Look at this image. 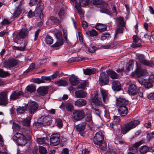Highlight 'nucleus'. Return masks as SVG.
<instances>
[{"mask_svg": "<svg viewBox=\"0 0 154 154\" xmlns=\"http://www.w3.org/2000/svg\"><path fill=\"white\" fill-rule=\"evenodd\" d=\"M23 134L19 133H16L14 136V139L16 140L17 142L18 145L20 146L25 145L26 143V136L28 138L29 137V131H23Z\"/></svg>", "mask_w": 154, "mask_h": 154, "instance_id": "f257e3e1", "label": "nucleus"}, {"mask_svg": "<svg viewBox=\"0 0 154 154\" xmlns=\"http://www.w3.org/2000/svg\"><path fill=\"white\" fill-rule=\"evenodd\" d=\"M140 124V122L137 120H133L129 123L125 125L121 128V132L125 134L131 129L135 128Z\"/></svg>", "mask_w": 154, "mask_h": 154, "instance_id": "f03ea898", "label": "nucleus"}, {"mask_svg": "<svg viewBox=\"0 0 154 154\" xmlns=\"http://www.w3.org/2000/svg\"><path fill=\"white\" fill-rule=\"evenodd\" d=\"M27 92L25 91V94L21 91L18 90L14 91L12 92L11 94V95L10 99L11 100H14L19 98L20 97L23 95L26 98H28L29 97L28 91H29V85H28L26 88Z\"/></svg>", "mask_w": 154, "mask_h": 154, "instance_id": "7ed1b4c3", "label": "nucleus"}, {"mask_svg": "<svg viewBox=\"0 0 154 154\" xmlns=\"http://www.w3.org/2000/svg\"><path fill=\"white\" fill-rule=\"evenodd\" d=\"M137 68L134 72H133L131 75L132 77H139L145 75L146 74V71L145 69L141 68V65L140 63H136Z\"/></svg>", "mask_w": 154, "mask_h": 154, "instance_id": "20e7f679", "label": "nucleus"}, {"mask_svg": "<svg viewBox=\"0 0 154 154\" xmlns=\"http://www.w3.org/2000/svg\"><path fill=\"white\" fill-rule=\"evenodd\" d=\"M51 120V117L49 116H42L38 119L36 125L40 127L49 125L50 124Z\"/></svg>", "mask_w": 154, "mask_h": 154, "instance_id": "39448f33", "label": "nucleus"}, {"mask_svg": "<svg viewBox=\"0 0 154 154\" xmlns=\"http://www.w3.org/2000/svg\"><path fill=\"white\" fill-rule=\"evenodd\" d=\"M85 113L82 110H74L72 115V117L73 119L76 121L81 120L84 117Z\"/></svg>", "mask_w": 154, "mask_h": 154, "instance_id": "423d86ee", "label": "nucleus"}, {"mask_svg": "<svg viewBox=\"0 0 154 154\" xmlns=\"http://www.w3.org/2000/svg\"><path fill=\"white\" fill-rule=\"evenodd\" d=\"M99 84L101 86L107 85L109 82V76L105 72H102L100 74L98 80Z\"/></svg>", "mask_w": 154, "mask_h": 154, "instance_id": "0eeeda50", "label": "nucleus"}, {"mask_svg": "<svg viewBox=\"0 0 154 154\" xmlns=\"http://www.w3.org/2000/svg\"><path fill=\"white\" fill-rule=\"evenodd\" d=\"M60 135L58 134L54 133L50 137V145L51 146H54L58 145L60 142Z\"/></svg>", "mask_w": 154, "mask_h": 154, "instance_id": "6e6552de", "label": "nucleus"}, {"mask_svg": "<svg viewBox=\"0 0 154 154\" xmlns=\"http://www.w3.org/2000/svg\"><path fill=\"white\" fill-rule=\"evenodd\" d=\"M8 91L5 90L0 92V105H4L5 106L8 103Z\"/></svg>", "mask_w": 154, "mask_h": 154, "instance_id": "1a4fd4ad", "label": "nucleus"}, {"mask_svg": "<svg viewBox=\"0 0 154 154\" xmlns=\"http://www.w3.org/2000/svg\"><path fill=\"white\" fill-rule=\"evenodd\" d=\"M28 30L26 29H23L17 34L14 35V38L15 39L19 40L24 39L28 36Z\"/></svg>", "mask_w": 154, "mask_h": 154, "instance_id": "9d476101", "label": "nucleus"}, {"mask_svg": "<svg viewBox=\"0 0 154 154\" xmlns=\"http://www.w3.org/2000/svg\"><path fill=\"white\" fill-rule=\"evenodd\" d=\"M104 140V136L101 132L97 133L93 138V141L95 144H100Z\"/></svg>", "mask_w": 154, "mask_h": 154, "instance_id": "9b49d317", "label": "nucleus"}, {"mask_svg": "<svg viewBox=\"0 0 154 154\" xmlns=\"http://www.w3.org/2000/svg\"><path fill=\"white\" fill-rule=\"evenodd\" d=\"M86 126L85 122H82L75 126V128L78 132H79L81 135L83 136L85 134L84 130Z\"/></svg>", "mask_w": 154, "mask_h": 154, "instance_id": "f8f14e48", "label": "nucleus"}, {"mask_svg": "<svg viewBox=\"0 0 154 154\" xmlns=\"http://www.w3.org/2000/svg\"><path fill=\"white\" fill-rule=\"evenodd\" d=\"M18 62L14 59L9 60L4 63V67L10 68L15 66L18 64Z\"/></svg>", "mask_w": 154, "mask_h": 154, "instance_id": "ddd939ff", "label": "nucleus"}, {"mask_svg": "<svg viewBox=\"0 0 154 154\" xmlns=\"http://www.w3.org/2000/svg\"><path fill=\"white\" fill-rule=\"evenodd\" d=\"M116 101V104L118 107L127 106L128 103V101L123 98H119Z\"/></svg>", "mask_w": 154, "mask_h": 154, "instance_id": "4468645a", "label": "nucleus"}, {"mask_svg": "<svg viewBox=\"0 0 154 154\" xmlns=\"http://www.w3.org/2000/svg\"><path fill=\"white\" fill-rule=\"evenodd\" d=\"M38 106L35 101L31 102L29 103V113L33 114L37 110Z\"/></svg>", "mask_w": 154, "mask_h": 154, "instance_id": "2eb2a0df", "label": "nucleus"}, {"mask_svg": "<svg viewBox=\"0 0 154 154\" xmlns=\"http://www.w3.org/2000/svg\"><path fill=\"white\" fill-rule=\"evenodd\" d=\"M101 95L103 98V101L104 103H107L109 101V97L108 93L107 91L101 89L100 90Z\"/></svg>", "mask_w": 154, "mask_h": 154, "instance_id": "dca6fc26", "label": "nucleus"}, {"mask_svg": "<svg viewBox=\"0 0 154 154\" xmlns=\"http://www.w3.org/2000/svg\"><path fill=\"white\" fill-rule=\"evenodd\" d=\"M137 86L134 84L130 85L128 88V93L131 95H135L138 92Z\"/></svg>", "mask_w": 154, "mask_h": 154, "instance_id": "f3484780", "label": "nucleus"}, {"mask_svg": "<svg viewBox=\"0 0 154 154\" xmlns=\"http://www.w3.org/2000/svg\"><path fill=\"white\" fill-rule=\"evenodd\" d=\"M38 7L35 9V12L39 15L40 18L42 20L44 17L42 11L44 8V5L42 4L39 5L38 3Z\"/></svg>", "mask_w": 154, "mask_h": 154, "instance_id": "a211bd4d", "label": "nucleus"}, {"mask_svg": "<svg viewBox=\"0 0 154 154\" xmlns=\"http://www.w3.org/2000/svg\"><path fill=\"white\" fill-rule=\"evenodd\" d=\"M112 88V89L115 91H120L121 89V87L120 82L117 80L113 81Z\"/></svg>", "mask_w": 154, "mask_h": 154, "instance_id": "6ab92c4d", "label": "nucleus"}, {"mask_svg": "<svg viewBox=\"0 0 154 154\" xmlns=\"http://www.w3.org/2000/svg\"><path fill=\"white\" fill-rule=\"evenodd\" d=\"M36 141L39 144L46 145L49 142V139L47 137L40 138L37 137Z\"/></svg>", "mask_w": 154, "mask_h": 154, "instance_id": "aec40b11", "label": "nucleus"}, {"mask_svg": "<svg viewBox=\"0 0 154 154\" xmlns=\"http://www.w3.org/2000/svg\"><path fill=\"white\" fill-rule=\"evenodd\" d=\"M118 110L121 116H126L128 112L127 106L119 107Z\"/></svg>", "mask_w": 154, "mask_h": 154, "instance_id": "412c9836", "label": "nucleus"}, {"mask_svg": "<svg viewBox=\"0 0 154 154\" xmlns=\"http://www.w3.org/2000/svg\"><path fill=\"white\" fill-rule=\"evenodd\" d=\"M92 102L97 106H101L103 103L101 101V98L98 97V95L96 94L91 100Z\"/></svg>", "mask_w": 154, "mask_h": 154, "instance_id": "4be33fe9", "label": "nucleus"}, {"mask_svg": "<svg viewBox=\"0 0 154 154\" xmlns=\"http://www.w3.org/2000/svg\"><path fill=\"white\" fill-rule=\"evenodd\" d=\"M28 103L25 104L24 106L18 107L17 109V113L18 114L24 113L26 111L28 110Z\"/></svg>", "mask_w": 154, "mask_h": 154, "instance_id": "5701e85b", "label": "nucleus"}, {"mask_svg": "<svg viewBox=\"0 0 154 154\" xmlns=\"http://www.w3.org/2000/svg\"><path fill=\"white\" fill-rule=\"evenodd\" d=\"M87 103V101L85 100L80 98L78 99L75 101V105L78 107H81L85 106Z\"/></svg>", "mask_w": 154, "mask_h": 154, "instance_id": "b1692460", "label": "nucleus"}, {"mask_svg": "<svg viewBox=\"0 0 154 154\" xmlns=\"http://www.w3.org/2000/svg\"><path fill=\"white\" fill-rule=\"evenodd\" d=\"M63 44V40L62 39H59L55 44L51 45V47L54 48V50H58Z\"/></svg>", "mask_w": 154, "mask_h": 154, "instance_id": "393cba45", "label": "nucleus"}, {"mask_svg": "<svg viewBox=\"0 0 154 154\" xmlns=\"http://www.w3.org/2000/svg\"><path fill=\"white\" fill-rule=\"evenodd\" d=\"M106 72L107 73L108 76H110L112 79H117L119 78L118 75L111 69L107 70Z\"/></svg>", "mask_w": 154, "mask_h": 154, "instance_id": "a878e982", "label": "nucleus"}, {"mask_svg": "<svg viewBox=\"0 0 154 154\" xmlns=\"http://www.w3.org/2000/svg\"><path fill=\"white\" fill-rule=\"evenodd\" d=\"M75 94L77 98H85L87 95V93L82 90H79L76 91Z\"/></svg>", "mask_w": 154, "mask_h": 154, "instance_id": "bb28decb", "label": "nucleus"}, {"mask_svg": "<svg viewBox=\"0 0 154 154\" xmlns=\"http://www.w3.org/2000/svg\"><path fill=\"white\" fill-rule=\"evenodd\" d=\"M37 91L39 94L43 96L46 94L48 92V88L45 87L39 88Z\"/></svg>", "mask_w": 154, "mask_h": 154, "instance_id": "cd10ccee", "label": "nucleus"}, {"mask_svg": "<svg viewBox=\"0 0 154 154\" xmlns=\"http://www.w3.org/2000/svg\"><path fill=\"white\" fill-rule=\"evenodd\" d=\"M96 29L100 32H102L106 30L107 27L105 25L102 23H97L95 26Z\"/></svg>", "mask_w": 154, "mask_h": 154, "instance_id": "c85d7f7f", "label": "nucleus"}, {"mask_svg": "<svg viewBox=\"0 0 154 154\" xmlns=\"http://www.w3.org/2000/svg\"><path fill=\"white\" fill-rule=\"evenodd\" d=\"M133 43L131 45V47L135 48L140 47L141 44L140 43H137L139 40V38L136 35H134L133 37Z\"/></svg>", "mask_w": 154, "mask_h": 154, "instance_id": "c756f323", "label": "nucleus"}, {"mask_svg": "<svg viewBox=\"0 0 154 154\" xmlns=\"http://www.w3.org/2000/svg\"><path fill=\"white\" fill-rule=\"evenodd\" d=\"M100 6V11L102 13H107L109 12L107 8L108 4L105 2L102 3Z\"/></svg>", "mask_w": 154, "mask_h": 154, "instance_id": "7c9ffc66", "label": "nucleus"}, {"mask_svg": "<svg viewBox=\"0 0 154 154\" xmlns=\"http://www.w3.org/2000/svg\"><path fill=\"white\" fill-rule=\"evenodd\" d=\"M69 80L71 84L73 86L78 85L79 82L77 77L74 75L70 77L69 78Z\"/></svg>", "mask_w": 154, "mask_h": 154, "instance_id": "2f4dec72", "label": "nucleus"}, {"mask_svg": "<svg viewBox=\"0 0 154 154\" xmlns=\"http://www.w3.org/2000/svg\"><path fill=\"white\" fill-rule=\"evenodd\" d=\"M62 105L66 108L67 111L70 112H71L74 109V106L71 103L68 102L62 103Z\"/></svg>", "mask_w": 154, "mask_h": 154, "instance_id": "473e14b6", "label": "nucleus"}, {"mask_svg": "<svg viewBox=\"0 0 154 154\" xmlns=\"http://www.w3.org/2000/svg\"><path fill=\"white\" fill-rule=\"evenodd\" d=\"M134 65V61L133 60H130L127 64V66L125 70V72H128L129 71L132 70L133 68Z\"/></svg>", "mask_w": 154, "mask_h": 154, "instance_id": "72a5a7b5", "label": "nucleus"}, {"mask_svg": "<svg viewBox=\"0 0 154 154\" xmlns=\"http://www.w3.org/2000/svg\"><path fill=\"white\" fill-rule=\"evenodd\" d=\"M116 26H125V23L124 22V17H120L116 19Z\"/></svg>", "mask_w": 154, "mask_h": 154, "instance_id": "f704fd0d", "label": "nucleus"}, {"mask_svg": "<svg viewBox=\"0 0 154 154\" xmlns=\"http://www.w3.org/2000/svg\"><path fill=\"white\" fill-rule=\"evenodd\" d=\"M85 121L86 122H89L90 123L93 122L91 112L90 110H88L85 114Z\"/></svg>", "mask_w": 154, "mask_h": 154, "instance_id": "c9c22d12", "label": "nucleus"}, {"mask_svg": "<svg viewBox=\"0 0 154 154\" xmlns=\"http://www.w3.org/2000/svg\"><path fill=\"white\" fill-rule=\"evenodd\" d=\"M136 56L137 60L140 63L143 65L146 60L145 58V56L140 54H137L136 55Z\"/></svg>", "mask_w": 154, "mask_h": 154, "instance_id": "e433bc0d", "label": "nucleus"}, {"mask_svg": "<svg viewBox=\"0 0 154 154\" xmlns=\"http://www.w3.org/2000/svg\"><path fill=\"white\" fill-rule=\"evenodd\" d=\"M55 84L59 86H65L67 84V82L65 80L61 79L58 81L55 82Z\"/></svg>", "mask_w": 154, "mask_h": 154, "instance_id": "4c0bfd02", "label": "nucleus"}, {"mask_svg": "<svg viewBox=\"0 0 154 154\" xmlns=\"http://www.w3.org/2000/svg\"><path fill=\"white\" fill-rule=\"evenodd\" d=\"M45 41L47 44L50 45L53 43V38L49 35H47L45 38Z\"/></svg>", "mask_w": 154, "mask_h": 154, "instance_id": "58836bf2", "label": "nucleus"}, {"mask_svg": "<svg viewBox=\"0 0 154 154\" xmlns=\"http://www.w3.org/2000/svg\"><path fill=\"white\" fill-rule=\"evenodd\" d=\"M21 13V9L20 6H18L14 13L13 16L14 17H17Z\"/></svg>", "mask_w": 154, "mask_h": 154, "instance_id": "ea45409f", "label": "nucleus"}, {"mask_svg": "<svg viewBox=\"0 0 154 154\" xmlns=\"http://www.w3.org/2000/svg\"><path fill=\"white\" fill-rule=\"evenodd\" d=\"M96 72V70L94 69H87L84 70V73L85 75H90L92 74H94Z\"/></svg>", "mask_w": 154, "mask_h": 154, "instance_id": "a19ab883", "label": "nucleus"}, {"mask_svg": "<svg viewBox=\"0 0 154 154\" xmlns=\"http://www.w3.org/2000/svg\"><path fill=\"white\" fill-rule=\"evenodd\" d=\"M117 28L115 30V35H116L119 33H122L124 28L125 26H116Z\"/></svg>", "mask_w": 154, "mask_h": 154, "instance_id": "79ce46f5", "label": "nucleus"}, {"mask_svg": "<svg viewBox=\"0 0 154 154\" xmlns=\"http://www.w3.org/2000/svg\"><path fill=\"white\" fill-rule=\"evenodd\" d=\"M58 16L60 19L62 20L65 17V10L63 8L61 9L58 13Z\"/></svg>", "mask_w": 154, "mask_h": 154, "instance_id": "37998d69", "label": "nucleus"}, {"mask_svg": "<svg viewBox=\"0 0 154 154\" xmlns=\"http://www.w3.org/2000/svg\"><path fill=\"white\" fill-rule=\"evenodd\" d=\"M149 150L148 147L146 146H141L140 148V152L142 154H146Z\"/></svg>", "mask_w": 154, "mask_h": 154, "instance_id": "c03bdc74", "label": "nucleus"}, {"mask_svg": "<svg viewBox=\"0 0 154 154\" xmlns=\"http://www.w3.org/2000/svg\"><path fill=\"white\" fill-rule=\"evenodd\" d=\"M38 150L40 154H47V151L46 149L42 146H40L38 148Z\"/></svg>", "mask_w": 154, "mask_h": 154, "instance_id": "a18cd8bd", "label": "nucleus"}, {"mask_svg": "<svg viewBox=\"0 0 154 154\" xmlns=\"http://www.w3.org/2000/svg\"><path fill=\"white\" fill-rule=\"evenodd\" d=\"M86 33L87 35H89L92 37L96 36L97 35V32L94 29L86 32Z\"/></svg>", "mask_w": 154, "mask_h": 154, "instance_id": "49530a36", "label": "nucleus"}, {"mask_svg": "<svg viewBox=\"0 0 154 154\" xmlns=\"http://www.w3.org/2000/svg\"><path fill=\"white\" fill-rule=\"evenodd\" d=\"M31 81L38 84L45 82V81L42 80V79L39 78L32 79L31 80Z\"/></svg>", "mask_w": 154, "mask_h": 154, "instance_id": "de8ad7c7", "label": "nucleus"}, {"mask_svg": "<svg viewBox=\"0 0 154 154\" xmlns=\"http://www.w3.org/2000/svg\"><path fill=\"white\" fill-rule=\"evenodd\" d=\"M143 65L148 67H152L154 66V63L152 61L146 60Z\"/></svg>", "mask_w": 154, "mask_h": 154, "instance_id": "09e8293b", "label": "nucleus"}, {"mask_svg": "<svg viewBox=\"0 0 154 154\" xmlns=\"http://www.w3.org/2000/svg\"><path fill=\"white\" fill-rule=\"evenodd\" d=\"M49 19L54 23H59L60 22V20L57 17L54 16L50 17Z\"/></svg>", "mask_w": 154, "mask_h": 154, "instance_id": "8fccbe9b", "label": "nucleus"}, {"mask_svg": "<svg viewBox=\"0 0 154 154\" xmlns=\"http://www.w3.org/2000/svg\"><path fill=\"white\" fill-rule=\"evenodd\" d=\"M100 144H97L99 146V147L102 150H105L106 149V142L102 141Z\"/></svg>", "mask_w": 154, "mask_h": 154, "instance_id": "3c124183", "label": "nucleus"}, {"mask_svg": "<svg viewBox=\"0 0 154 154\" xmlns=\"http://www.w3.org/2000/svg\"><path fill=\"white\" fill-rule=\"evenodd\" d=\"M89 0H80L79 3L81 6H85L88 5Z\"/></svg>", "mask_w": 154, "mask_h": 154, "instance_id": "603ef678", "label": "nucleus"}, {"mask_svg": "<svg viewBox=\"0 0 154 154\" xmlns=\"http://www.w3.org/2000/svg\"><path fill=\"white\" fill-rule=\"evenodd\" d=\"M23 126L27 127L29 128V117H27L26 118L24 119L22 122Z\"/></svg>", "mask_w": 154, "mask_h": 154, "instance_id": "864d4df0", "label": "nucleus"}, {"mask_svg": "<svg viewBox=\"0 0 154 154\" xmlns=\"http://www.w3.org/2000/svg\"><path fill=\"white\" fill-rule=\"evenodd\" d=\"M109 38V34L108 33H103L101 36V40H104L108 39Z\"/></svg>", "mask_w": 154, "mask_h": 154, "instance_id": "5fc2aeb1", "label": "nucleus"}, {"mask_svg": "<svg viewBox=\"0 0 154 154\" xmlns=\"http://www.w3.org/2000/svg\"><path fill=\"white\" fill-rule=\"evenodd\" d=\"M10 75L8 72H5L2 69H0V77H3Z\"/></svg>", "mask_w": 154, "mask_h": 154, "instance_id": "6e6d98bb", "label": "nucleus"}, {"mask_svg": "<svg viewBox=\"0 0 154 154\" xmlns=\"http://www.w3.org/2000/svg\"><path fill=\"white\" fill-rule=\"evenodd\" d=\"M11 22L10 20H8L7 19H4L1 22V24L2 25H7L10 24Z\"/></svg>", "mask_w": 154, "mask_h": 154, "instance_id": "4d7b16f0", "label": "nucleus"}, {"mask_svg": "<svg viewBox=\"0 0 154 154\" xmlns=\"http://www.w3.org/2000/svg\"><path fill=\"white\" fill-rule=\"evenodd\" d=\"M120 117L119 116H114V120L113 122L115 125H118L119 124V122L120 120Z\"/></svg>", "mask_w": 154, "mask_h": 154, "instance_id": "13d9d810", "label": "nucleus"}, {"mask_svg": "<svg viewBox=\"0 0 154 154\" xmlns=\"http://www.w3.org/2000/svg\"><path fill=\"white\" fill-rule=\"evenodd\" d=\"M88 82L84 81L79 86L80 88L83 89H85L86 88V87H88Z\"/></svg>", "mask_w": 154, "mask_h": 154, "instance_id": "bf43d9fd", "label": "nucleus"}, {"mask_svg": "<svg viewBox=\"0 0 154 154\" xmlns=\"http://www.w3.org/2000/svg\"><path fill=\"white\" fill-rule=\"evenodd\" d=\"M36 87L35 85L34 84L29 85V93L33 92L36 91Z\"/></svg>", "mask_w": 154, "mask_h": 154, "instance_id": "052dcab7", "label": "nucleus"}, {"mask_svg": "<svg viewBox=\"0 0 154 154\" xmlns=\"http://www.w3.org/2000/svg\"><path fill=\"white\" fill-rule=\"evenodd\" d=\"M141 144V142L140 141L134 144L133 146L132 147V149L135 150V151H136L137 150V148Z\"/></svg>", "mask_w": 154, "mask_h": 154, "instance_id": "680f3d73", "label": "nucleus"}, {"mask_svg": "<svg viewBox=\"0 0 154 154\" xmlns=\"http://www.w3.org/2000/svg\"><path fill=\"white\" fill-rule=\"evenodd\" d=\"M91 2L94 5H98L101 4L103 2L102 0H91Z\"/></svg>", "mask_w": 154, "mask_h": 154, "instance_id": "e2e57ef3", "label": "nucleus"}, {"mask_svg": "<svg viewBox=\"0 0 154 154\" xmlns=\"http://www.w3.org/2000/svg\"><path fill=\"white\" fill-rule=\"evenodd\" d=\"M56 122L57 126L59 128H61L62 127L63 124L62 122V120L59 119H56Z\"/></svg>", "mask_w": 154, "mask_h": 154, "instance_id": "0e129e2a", "label": "nucleus"}, {"mask_svg": "<svg viewBox=\"0 0 154 154\" xmlns=\"http://www.w3.org/2000/svg\"><path fill=\"white\" fill-rule=\"evenodd\" d=\"M41 2V1H39L38 0H30L29 2V6H32L36 4L37 2L39 3Z\"/></svg>", "mask_w": 154, "mask_h": 154, "instance_id": "69168bd1", "label": "nucleus"}, {"mask_svg": "<svg viewBox=\"0 0 154 154\" xmlns=\"http://www.w3.org/2000/svg\"><path fill=\"white\" fill-rule=\"evenodd\" d=\"M97 49V47L93 46H91L89 47L88 49L90 53L94 52Z\"/></svg>", "mask_w": 154, "mask_h": 154, "instance_id": "338daca9", "label": "nucleus"}, {"mask_svg": "<svg viewBox=\"0 0 154 154\" xmlns=\"http://www.w3.org/2000/svg\"><path fill=\"white\" fill-rule=\"evenodd\" d=\"M144 86L146 88L149 89L152 87V85L150 82H145Z\"/></svg>", "mask_w": 154, "mask_h": 154, "instance_id": "774afa93", "label": "nucleus"}]
</instances>
